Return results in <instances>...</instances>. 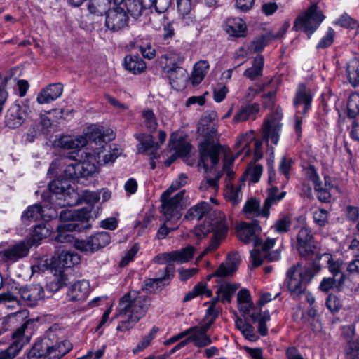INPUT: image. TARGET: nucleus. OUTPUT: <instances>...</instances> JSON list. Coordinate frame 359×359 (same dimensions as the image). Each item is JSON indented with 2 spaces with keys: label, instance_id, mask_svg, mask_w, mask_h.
I'll use <instances>...</instances> for the list:
<instances>
[{
  "label": "nucleus",
  "instance_id": "obj_13",
  "mask_svg": "<svg viewBox=\"0 0 359 359\" xmlns=\"http://www.w3.org/2000/svg\"><path fill=\"white\" fill-rule=\"evenodd\" d=\"M169 155L164 164L169 167L178 157L187 156L191 150V145L179 132H174L169 140Z\"/></svg>",
  "mask_w": 359,
  "mask_h": 359
},
{
  "label": "nucleus",
  "instance_id": "obj_6",
  "mask_svg": "<svg viewBox=\"0 0 359 359\" xmlns=\"http://www.w3.org/2000/svg\"><path fill=\"white\" fill-rule=\"evenodd\" d=\"M72 349L69 341H63L53 344L49 339L37 341L28 353L29 359H60Z\"/></svg>",
  "mask_w": 359,
  "mask_h": 359
},
{
  "label": "nucleus",
  "instance_id": "obj_29",
  "mask_svg": "<svg viewBox=\"0 0 359 359\" xmlns=\"http://www.w3.org/2000/svg\"><path fill=\"white\" fill-rule=\"evenodd\" d=\"M312 99L310 89L304 84L299 85L294 99V106L299 107L300 105H304L303 113L306 114L310 109Z\"/></svg>",
  "mask_w": 359,
  "mask_h": 359
},
{
  "label": "nucleus",
  "instance_id": "obj_2",
  "mask_svg": "<svg viewBox=\"0 0 359 359\" xmlns=\"http://www.w3.org/2000/svg\"><path fill=\"white\" fill-rule=\"evenodd\" d=\"M261 232L259 225L253 222L251 224L243 222L237 226V236L243 243H253L254 249L250 251L252 266L257 267L261 265L265 259L271 262L277 261L280 257L278 250L269 252V250L275 245L273 238H267L265 242L259 237Z\"/></svg>",
  "mask_w": 359,
  "mask_h": 359
},
{
  "label": "nucleus",
  "instance_id": "obj_4",
  "mask_svg": "<svg viewBox=\"0 0 359 359\" xmlns=\"http://www.w3.org/2000/svg\"><path fill=\"white\" fill-rule=\"evenodd\" d=\"M184 185L185 181H173L161 196L162 212L165 222L157 232L156 236L158 239L165 238L170 231L177 228V223L182 216L180 210L182 208V198L185 191L182 190L172 197L170 196L175 191Z\"/></svg>",
  "mask_w": 359,
  "mask_h": 359
},
{
  "label": "nucleus",
  "instance_id": "obj_22",
  "mask_svg": "<svg viewBox=\"0 0 359 359\" xmlns=\"http://www.w3.org/2000/svg\"><path fill=\"white\" fill-rule=\"evenodd\" d=\"M137 138L140 141L137 146L138 153L146 154L150 156L151 159L159 157L160 146L154 142L152 135L143 134L137 136Z\"/></svg>",
  "mask_w": 359,
  "mask_h": 359
},
{
  "label": "nucleus",
  "instance_id": "obj_21",
  "mask_svg": "<svg viewBox=\"0 0 359 359\" xmlns=\"http://www.w3.org/2000/svg\"><path fill=\"white\" fill-rule=\"evenodd\" d=\"M26 116V107L15 103L8 109L6 117V125L11 128H15L22 125Z\"/></svg>",
  "mask_w": 359,
  "mask_h": 359
},
{
  "label": "nucleus",
  "instance_id": "obj_7",
  "mask_svg": "<svg viewBox=\"0 0 359 359\" xmlns=\"http://www.w3.org/2000/svg\"><path fill=\"white\" fill-rule=\"evenodd\" d=\"M312 278L313 274L309 269L300 264L292 266L287 272L288 290L294 296L302 294Z\"/></svg>",
  "mask_w": 359,
  "mask_h": 359
},
{
  "label": "nucleus",
  "instance_id": "obj_59",
  "mask_svg": "<svg viewBox=\"0 0 359 359\" xmlns=\"http://www.w3.org/2000/svg\"><path fill=\"white\" fill-rule=\"evenodd\" d=\"M61 164V161L58 158L52 161L48 170V176L49 178H57V180H61L62 175L59 174Z\"/></svg>",
  "mask_w": 359,
  "mask_h": 359
},
{
  "label": "nucleus",
  "instance_id": "obj_36",
  "mask_svg": "<svg viewBox=\"0 0 359 359\" xmlns=\"http://www.w3.org/2000/svg\"><path fill=\"white\" fill-rule=\"evenodd\" d=\"M215 114L205 116L201 121V127L198 128L203 135L208 138H213L217 133V124L215 120Z\"/></svg>",
  "mask_w": 359,
  "mask_h": 359
},
{
  "label": "nucleus",
  "instance_id": "obj_5",
  "mask_svg": "<svg viewBox=\"0 0 359 359\" xmlns=\"http://www.w3.org/2000/svg\"><path fill=\"white\" fill-rule=\"evenodd\" d=\"M92 212L88 208L79 210H64L60 213L62 222L57 227L55 241L60 243H68L72 241V236L69 233L72 231H81L90 226L88 221L92 218Z\"/></svg>",
  "mask_w": 359,
  "mask_h": 359
},
{
  "label": "nucleus",
  "instance_id": "obj_61",
  "mask_svg": "<svg viewBox=\"0 0 359 359\" xmlns=\"http://www.w3.org/2000/svg\"><path fill=\"white\" fill-rule=\"evenodd\" d=\"M290 219L287 217H284L276 221L273 228L277 233L287 232L290 226Z\"/></svg>",
  "mask_w": 359,
  "mask_h": 359
},
{
  "label": "nucleus",
  "instance_id": "obj_25",
  "mask_svg": "<svg viewBox=\"0 0 359 359\" xmlns=\"http://www.w3.org/2000/svg\"><path fill=\"white\" fill-rule=\"evenodd\" d=\"M90 285L88 281L82 280L74 283L69 289L67 297L70 301H83L88 296Z\"/></svg>",
  "mask_w": 359,
  "mask_h": 359
},
{
  "label": "nucleus",
  "instance_id": "obj_38",
  "mask_svg": "<svg viewBox=\"0 0 359 359\" xmlns=\"http://www.w3.org/2000/svg\"><path fill=\"white\" fill-rule=\"evenodd\" d=\"M124 65L127 70L133 74L142 73L146 69L145 62L137 55H126L124 60Z\"/></svg>",
  "mask_w": 359,
  "mask_h": 359
},
{
  "label": "nucleus",
  "instance_id": "obj_41",
  "mask_svg": "<svg viewBox=\"0 0 359 359\" xmlns=\"http://www.w3.org/2000/svg\"><path fill=\"white\" fill-rule=\"evenodd\" d=\"M209 69V63L206 60H200L194 66L191 74V82L194 85L199 84Z\"/></svg>",
  "mask_w": 359,
  "mask_h": 359
},
{
  "label": "nucleus",
  "instance_id": "obj_35",
  "mask_svg": "<svg viewBox=\"0 0 359 359\" xmlns=\"http://www.w3.org/2000/svg\"><path fill=\"white\" fill-rule=\"evenodd\" d=\"M219 217L212 221V224H210L209 222H205L203 224L199 225L196 226L194 229V233L196 236H197L198 238H202L205 237L211 231H213V235L212 238H214L215 231L217 230V226L218 224H216L217 222L219 223L221 221H223L226 225V220L224 217V215L222 212H219ZM228 227V226H226Z\"/></svg>",
  "mask_w": 359,
  "mask_h": 359
},
{
  "label": "nucleus",
  "instance_id": "obj_27",
  "mask_svg": "<svg viewBox=\"0 0 359 359\" xmlns=\"http://www.w3.org/2000/svg\"><path fill=\"white\" fill-rule=\"evenodd\" d=\"M216 224H218L214 238L211 241L210 244L196 257V264H198L206 254L218 248L220 244V241L224 237L227 232V226L223 221H221L219 223L217 222Z\"/></svg>",
  "mask_w": 359,
  "mask_h": 359
},
{
  "label": "nucleus",
  "instance_id": "obj_15",
  "mask_svg": "<svg viewBox=\"0 0 359 359\" xmlns=\"http://www.w3.org/2000/svg\"><path fill=\"white\" fill-rule=\"evenodd\" d=\"M195 252L196 248L191 245H188L178 250L158 255L155 257L154 260L161 264L167 262L184 264L189 262L193 258Z\"/></svg>",
  "mask_w": 359,
  "mask_h": 359
},
{
  "label": "nucleus",
  "instance_id": "obj_43",
  "mask_svg": "<svg viewBox=\"0 0 359 359\" xmlns=\"http://www.w3.org/2000/svg\"><path fill=\"white\" fill-rule=\"evenodd\" d=\"M318 198L322 202L327 201L331 196L333 187L329 181H313Z\"/></svg>",
  "mask_w": 359,
  "mask_h": 359
},
{
  "label": "nucleus",
  "instance_id": "obj_20",
  "mask_svg": "<svg viewBox=\"0 0 359 359\" xmlns=\"http://www.w3.org/2000/svg\"><path fill=\"white\" fill-rule=\"evenodd\" d=\"M32 244L29 241H22L7 249L3 250V262H15L26 257Z\"/></svg>",
  "mask_w": 359,
  "mask_h": 359
},
{
  "label": "nucleus",
  "instance_id": "obj_37",
  "mask_svg": "<svg viewBox=\"0 0 359 359\" xmlns=\"http://www.w3.org/2000/svg\"><path fill=\"white\" fill-rule=\"evenodd\" d=\"M189 331V339L193 342L194 344L197 347L207 346L212 344V339L210 336L203 332L199 330L198 327H192L187 329Z\"/></svg>",
  "mask_w": 359,
  "mask_h": 359
},
{
  "label": "nucleus",
  "instance_id": "obj_48",
  "mask_svg": "<svg viewBox=\"0 0 359 359\" xmlns=\"http://www.w3.org/2000/svg\"><path fill=\"white\" fill-rule=\"evenodd\" d=\"M259 111V106L256 104L249 105L242 108L236 113L233 118L234 123H238L247 121L252 115L256 114Z\"/></svg>",
  "mask_w": 359,
  "mask_h": 359
},
{
  "label": "nucleus",
  "instance_id": "obj_40",
  "mask_svg": "<svg viewBox=\"0 0 359 359\" xmlns=\"http://www.w3.org/2000/svg\"><path fill=\"white\" fill-rule=\"evenodd\" d=\"M243 213L246 218L253 219L254 217H263L264 206L260 210V203L255 198L247 201L243 208Z\"/></svg>",
  "mask_w": 359,
  "mask_h": 359
},
{
  "label": "nucleus",
  "instance_id": "obj_50",
  "mask_svg": "<svg viewBox=\"0 0 359 359\" xmlns=\"http://www.w3.org/2000/svg\"><path fill=\"white\" fill-rule=\"evenodd\" d=\"M212 295V291L207 288L206 284L199 283L196 285L193 290L189 292L184 297V302H188L197 296H205L210 297Z\"/></svg>",
  "mask_w": 359,
  "mask_h": 359
},
{
  "label": "nucleus",
  "instance_id": "obj_1",
  "mask_svg": "<svg viewBox=\"0 0 359 359\" xmlns=\"http://www.w3.org/2000/svg\"><path fill=\"white\" fill-rule=\"evenodd\" d=\"M114 137L111 129L104 130L103 127L94 125L88 127L83 135L74 137L63 135L55 143L59 147L78 151L86 147L83 150L85 158L96 166V163L104 165L113 163L121 155V151L118 147L115 145L108 147L107 144V140H113Z\"/></svg>",
  "mask_w": 359,
  "mask_h": 359
},
{
  "label": "nucleus",
  "instance_id": "obj_26",
  "mask_svg": "<svg viewBox=\"0 0 359 359\" xmlns=\"http://www.w3.org/2000/svg\"><path fill=\"white\" fill-rule=\"evenodd\" d=\"M241 262V256L238 252H231L228 257L225 264H222L215 271L216 276H229L232 275L237 269Z\"/></svg>",
  "mask_w": 359,
  "mask_h": 359
},
{
  "label": "nucleus",
  "instance_id": "obj_32",
  "mask_svg": "<svg viewBox=\"0 0 359 359\" xmlns=\"http://www.w3.org/2000/svg\"><path fill=\"white\" fill-rule=\"evenodd\" d=\"M56 262L52 257L48 255L38 258L35 260L34 264L32 266V275L35 273H40L46 271H54L55 278L57 276V269H56Z\"/></svg>",
  "mask_w": 359,
  "mask_h": 359
},
{
  "label": "nucleus",
  "instance_id": "obj_63",
  "mask_svg": "<svg viewBox=\"0 0 359 359\" xmlns=\"http://www.w3.org/2000/svg\"><path fill=\"white\" fill-rule=\"evenodd\" d=\"M266 37L260 36L256 38L250 44L249 49L251 52L256 53L262 51L266 46Z\"/></svg>",
  "mask_w": 359,
  "mask_h": 359
},
{
  "label": "nucleus",
  "instance_id": "obj_51",
  "mask_svg": "<svg viewBox=\"0 0 359 359\" xmlns=\"http://www.w3.org/2000/svg\"><path fill=\"white\" fill-rule=\"evenodd\" d=\"M143 126L149 131H155L158 127L157 118L152 110L145 109L142 112Z\"/></svg>",
  "mask_w": 359,
  "mask_h": 359
},
{
  "label": "nucleus",
  "instance_id": "obj_64",
  "mask_svg": "<svg viewBox=\"0 0 359 359\" xmlns=\"http://www.w3.org/2000/svg\"><path fill=\"white\" fill-rule=\"evenodd\" d=\"M341 27L354 29L358 23L355 20L348 16L347 14L342 15L335 22Z\"/></svg>",
  "mask_w": 359,
  "mask_h": 359
},
{
  "label": "nucleus",
  "instance_id": "obj_31",
  "mask_svg": "<svg viewBox=\"0 0 359 359\" xmlns=\"http://www.w3.org/2000/svg\"><path fill=\"white\" fill-rule=\"evenodd\" d=\"M285 194L286 191H280L276 187H271L268 189V196L264 203L263 217L267 218L269 216L270 208L281 201Z\"/></svg>",
  "mask_w": 359,
  "mask_h": 359
},
{
  "label": "nucleus",
  "instance_id": "obj_49",
  "mask_svg": "<svg viewBox=\"0 0 359 359\" xmlns=\"http://www.w3.org/2000/svg\"><path fill=\"white\" fill-rule=\"evenodd\" d=\"M235 158L232 157L229 154H226L223 162V168L222 172H217L215 175V180H219L221 177H224L226 175V178H233L234 175L233 171V161Z\"/></svg>",
  "mask_w": 359,
  "mask_h": 359
},
{
  "label": "nucleus",
  "instance_id": "obj_42",
  "mask_svg": "<svg viewBox=\"0 0 359 359\" xmlns=\"http://www.w3.org/2000/svg\"><path fill=\"white\" fill-rule=\"evenodd\" d=\"M210 210V205L207 202H201L191 207L185 215V218L191 220L202 219Z\"/></svg>",
  "mask_w": 359,
  "mask_h": 359
},
{
  "label": "nucleus",
  "instance_id": "obj_17",
  "mask_svg": "<svg viewBox=\"0 0 359 359\" xmlns=\"http://www.w3.org/2000/svg\"><path fill=\"white\" fill-rule=\"evenodd\" d=\"M128 20L126 11L120 6H116L107 13L106 26L113 32H118L128 27Z\"/></svg>",
  "mask_w": 359,
  "mask_h": 359
},
{
  "label": "nucleus",
  "instance_id": "obj_44",
  "mask_svg": "<svg viewBox=\"0 0 359 359\" xmlns=\"http://www.w3.org/2000/svg\"><path fill=\"white\" fill-rule=\"evenodd\" d=\"M53 229L48 224H40L34 227L30 243L32 245H37L40 241L42 239L49 236L52 232Z\"/></svg>",
  "mask_w": 359,
  "mask_h": 359
},
{
  "label": "nucleus",
  "instance_id": "obj_46",
  "mask_svg": "<svg viewBox=\"0 0 359 359\" xmlns=\"http://www.w3.org/2000/svg\"><path fill=\"white\" fill-rule=\"evenodd\" d=\"M346 72L349 82L353 86L359 85V60L353 59L347 65Z\"/></svg>",
  "mask_w": 359,
  "mask_h": 359
},
{
  "label": "nucleus",
  "instance_id": "obj_23",
  "mask_svg": "<svg viewBox=\"0 0 359 359\" xmlns=\"http://www.w3.org/2000/svg\"><path fill=\"white\" fill-rule=\"evenodd\" d=\"M62 92L63 86L60 83L50 84L39 93L36 101L40 104L50 103L59 98Z\"/></svg>",
  "mask_w": 359,
  "mask_h": 359
},
{
  "label": "nucleus",
  "instance_id": "obj_52",
  "mask_svg": "<svg viewBox=\"0 0 359 359\" xmlns=\"http://www.w3.org/2000/svg\"><path fill=\"white\" fill-rule=\"evenodd\" d=\"M174 269L171 266H168L165 268L163 273L154 279H149L145 282V286L147 289H154L158 287V283H162L163 281L170 278L172 276Z\"/></svg>",
  "mask_w": 359,
  "mask_h": 359
},
{
  "label": "nucleus",
  "instance_id": "obj_10",
  "mask_svg": "<svg viewBox=\"0 0 359 359\" xmlns=\"http://www.w3.org/2000/svg\"><path fill=\"white\" fill-rule=\"evenodd\" d=\"M97 172V166L85 158L83 151L81 152L79 162L68 165L63 171L61 180H79L92 177Z\"/></svg>",
  "mask_w": 359,
  "mask_h": 359
},
{
  "label": "nucleus",
  "instance_id": "obj_60",
  "mask_svg": "<svg viewBox=\"0 0 359 359\" xmlns=\"http://www.w3.org/2000/svg\"><path fill=\"white\" fill-rule=\"evenodd\" d=\"M328 212L325 209H318L313 212V220L319 226H324L327 223Z\"/></svg>",
  "mask_w": 359,
  "mask_h": 359
},
{
  "label": "nucleus",
  "instance_id": "obj_18",
  "mask_svg": "<svg viewBox=\"0 0 359 359\" xmlns=\"http://www.w3.org/2000/svg\"><path fill=\"white\" fill-rule=\"evenodd\" d=\"M297 250L302 257H308L314 252L316 245L311 230L307 226L302 227L297 235Z\"/></svg>",
  "mask_w": 359,
  "mask_h": 359
},
{
  "label": "nucleus",
  "instance_id": "obj_11",
  "mask_svg": "<svg viewBox=\"0 0 359 359\" xmlns=\"http://www.w3.org/2000/svg\"><path fill=\"white\" fill-rule=\"evenodd\" d=\"M80 258L76 253L69 251H62L58 256L56 262V269L57 276L54 278V285H51V290L57 291L60 288L65 286L67 282V276L62 271L64 268H70L79 262Z\"/></svg>",
  "mask_w": 359,
  "mask_h": 359
},
{
  "label": "nucleus",
  "instance_id": "obj_53",
  "mask_svg": "<svg viewBox=\"0 0 359 359\" xmlns=\"http://www.w3.org/2000/svg\"><path fill=\"white\" fill-rule=\"evenodd\" d=\"M92 245L95 251L107 246L111 241V236L106 231H101L90 236Z\"/></svg>",
  "mask_w": 359,
  "mask_h": 359
},
{
  "label": "nucleus",
  "instance_id": "obj_33",
  "mask_svg": "<svg viewBox=\"0 0 359 359\" xmlns=\"http://www.w3.org/2000/svg\"><path fill=\"white\" fill-rule=\"evenodd\" d=\"M246 29L245 22L241 18H234L226 21L225 30L231 36L243 37L245 36Z\"/></svg>",
  "mask_w": 359,
  "mask_h": 359
},
{
  "label": "nucleus",
  "instance_id": "obj_34",
  "mask_svg": "<svg viewBox=\"0 0 359 359\" xmlns=\"http://www.w3.org/2000/svg\"><path fill=\"white\" fill-rule=\"evenodd\" d=\"M254 140L255 135L252 131L239 135L235 142V149L238 151L236 157L241 154H243L244 156H248L251 150L250 144Z\"/></svg>",
  "mask_w": 359,
  "mask_h": 359
},
{
  "label": "nucleus",
  "instance_id": "obj_30",
  "mask_svg": "<svg viewBox=\"0 0 359 359\" xmlns=\"http://www.w3.org/2000/svg\"><path fill=\"white\" fill-rule=\"evenodd\" d=\"M281 125L278 119L266 120L262 127V135L264 140L269 139L272 143L277 144L279 140L278 133Z\"/></svg>",
  "mask_w": 359,
  "mask_h": 359
},
{
  "label": "nucleus",
  "instance_id": "obj_8",
  "mask_svg": "<svg viewBox=\"0 0 359 359\" xmlns=\"http://www.w3.org/2000/svg\"><path fill=\"white\" fill-rule=\"evenodd\" d=\"M185 59L184 55L178 49L169 48L158 59L161 69L169 74L170 79L174 80L175 74L180 77H185L186 70L180 67Z\"/></svg>",
  "mask_w": 359,
  "mask_h": 359
},
{
  "label": "nucleus",
  "instance_id": "obj_58",
  "mask_svg": "<svg viewBox=\"0 0 359 359\" xmlns=\"http://www.w3.org/2000/svg\"><path fill=\"white\" fill-rule=\"evenodd\" d=\"M90 236L86 240H78L75 241V248L82 252L93 253L95 252L94 246L92 245Z\"/></svg>",
  "mask_w": 359,
  "mask_h": 359
},
{
  "label": "nucleus",
  "instance_id": "obj_16",
  "mask_svg": "<svg viewBox=\"0 0 359 359\" xmlns=\"http://www.w3.org/2000/svg\"><path fill=\"white\" fill-rule=\"evenodd\" d=\"M68 182L50 181L48 187L50 191L60 196L58 198H64L65 203L62 205L72 206L79 201V194L73 188L69 187Z\"/></svg>",
  "mask_w": 359,
  "mask_h": 359
},
{
  "label": "nucleus",
  "instance_id": "obj_19",
  "mask_svg": "<svg viewBox=\"0 0 359 359\" xmlns=\"http://www.w3.org/2000/svg\"><path fill=\"white\" fill-rule=\"evenodd\" d=\"M57 212L54 208L46 205L41 207L39 204L29 206L22 215L24 220L36 221L39 219L49 220L57 217Z\"/></svg>",
  "mask_w": 359,
  "mask_h": 359
},
{
  "label": "nucleus",
  "instance_id": "obj_62",
  "mask_svg": "<svg viewBox=\"0 0 359 359\" xmlns=\"http://www.w3.org/2000/svg\"><path fill=\"white\" fill-rule=\"evenodd\" d=\"M334 31L332 28H329L325 35L321 39L317 45V48H325L330 46L334 41Z\"/></svg>",
  "mask_w": 359,
  "mask_h": 359
},
{
  "label": "nucleus",
  "instance_id": "obj_24",
  "mask_svg": "<svg viewBox=\"0 0 359 359\" xmlns=\"http://www.w3.org/2000/svg\"><path fill=\"white\" fill-rule=\"evenodd\" d=\"M21 298L29 306H34L35 303L44 297V290L41 285H29L22 287L19 291Z\"/></svg>",
  "mask_w": 359,
  "mask_h": 359
},
{
  "label": "nucleus",
  "instance_id": "obj_12",
  "mask_svg": "<svg viewBox=\"0 0 359 359\" xmlns=\"http://www.w3.org/2000/svg\"><path fill=\"white\" fill-rule=\"evenodd\" d=\"M201 158L198 164L199 170L203 172H216L215 167L219 162V149L217 145H211L205 142L199 147Z\"/></svg>",
  "mask_w": 359,
  "mask_h": 359
},
{
  "label": "nucleus",
  "instance_id": "obj_57",
  "mask_svg": "<svg viewBox=\"0 0 359 359\" xmlns=\"http://www.w3.org/2000/svg\"><path fill=\"white\" fill-rule=\"evenodd\" d=\"M347 107L350 116H354L359 113V94L353 93L349 96Z\"/></svg>",
  "mask_w": 359,
  "mask_h": 359
},
{
  "label": "nucleus",
  "instance_id": "obj_39",
  "mask_svg": "<svg viewBox=\"0 0 359 359\" xmlns=\"http://www.w3.org/2000/svg\"><path fill=\"white\" fill-rule=\"evenodd\" d=\"M264 60L261 55H257L253 62L252 66L244 72V76L253 81L262 75Z\"/></svg>",
  "mask_w": 359,
  "mask_h": 359
},
{
  "label": "nucleus",
  "instance_id": "obj_3",
  "mask_svg": "<svg viewBox=\"0 0 359 359\" xmlns=\"http://www.w3.org/2000/svg\"><path fill=\"white\" fill-rule=\"evenodd\" d=\"M150 305L149 298L137 291H130L119 301L118 312L114 318H120L118 331L132 329L146 314Z\"/></svg>",
  "mask_w": 359,
  "mask_h": 359
},
{
  "label": "nucleus",
  "instance_id": "obj_56",
  "mask_svg": "<svg viewBox=\"0 0 359 359\" xmlns=\"http://www.w3.org/2000/svg\"><path fill=\"white\" fill-rule=\"evenodd\" d=\"M346 355L348 359H359V338L348 342Z\"/></svg>",
  "mask_w": 359,
  "mask_h": 359
},
{
  "label": "nucleus",
  "instance_id": "obj_55",
  "mask_svg": "<svg viewBox=\"0 0 359 359\" xmlns=\"http://www.w3.org/2000/svg\"><path fill=\"white\" fill-rule=\"evenodd\" d=\"M157 332L158 329L154 327L150 330V332L142 339V340L139 344H137L135 348L133 349V353L135 354L142 351L146 348H147L156 337Z\"/></svg>",
  "mask_w": 359,
  "mask_h": 359
},
{
  "label": "nucleus",
  "instance_id": "obj_54",
  "mask_svg": "<svg viewBox=\"0 0 359 359\" xmlns=\"http://www.w3.org/2000/svg\"><path fill=\"white\" fill-rule=\"evenodd\" d=\"M263 168L259 164H250L243 173L242 180H259Z\"/></svg>",
  "mask_w": 359,
  "mask_h": 359
},
{
  "label": "nucleus",
  "instance_id": "obj_14",
  "mask_svg": "<svg viewBox=\"0 0 359 359\" xmlns=\"http://www.w3.org/2000/svg\"><path fill=\"white\" fill-rule=\"evenodd\" d=\"M27 323H24L18 328L12 335L13 343L10 346L0 352V359H13L21 351L22 347L29 341V338L25 335Z\"/></svg>",
  "mask_w": 359,
  "mask_h": 359
},
{
  "label": "nucleus",
  "instance_id": "obj_47",
  "mask_svg": "<svg viewBox=\"0 0 359 359\" xmlns=\"http://www.w3.org/2000/svg\"><path fill=\"white\" fill-rule=\"evenodd\" d=\"M235 325L245 339L252 341L257 339L258 337L255 332L254 327L250 324L241 318H237L236 320Z\"/></svg>",
  "mask_w": 359,
  "mask_h": 359
},
{
  "label": "nucleus",
  "instance_id": "obj_45",
  "mask_svg": "<svg viewBox=\"0 0 359 359\" xmlns=\"http://www.w3.org/2000/svg\"><path fill=\"white\" fill-rule=\"evenodd\" d=\"M238 287L236 285L224 283L221 284L217 290V299L223 302H230L233 293L236 291Z\"/></svg>",
  "mask_w": 359,
  "mask_h": 359
},
{
  "label": "nucleus",
  "instance_id": "obj_9",
  "mask_svg": "<svg viewBox=\"0 0 359 359\" xmlns=\"http://www.w3.org/2000/svg\"><path fill=\"white\" fill-rule=\"evenodd\" d=\"M322 12L318 10L317 4H313L294 21L292 29H303L309 37L318 29L324 19Z\"/></svg>",
  "mask_w": 359,
  "mask_h": 359
},
{
  "label": "nucleus",
  "instance_id": "obj_28",
  "mask_svg": "<svg viewBox=\"0 0 359 359\" xmlns=\"http://www.w3.org/2000/svg\"><path fill=\"white\" fill-rule=\"evenodd\" d=\"M245 186L243 182L233 183L232 181H226L224 196L227 201L233 205L239 203L242 199V189Z\"/></svg>",
  "mask_w": 359,
  "mask_h": 359
}]
</instances>
